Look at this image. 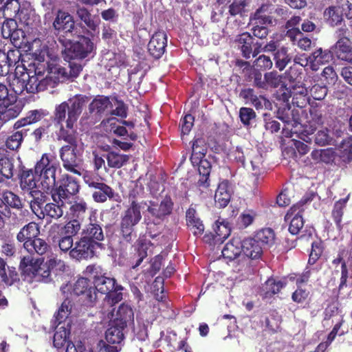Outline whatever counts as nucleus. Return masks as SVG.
Returning a JSON list of instances; mask_svg holds the SVG:
<instances>
[{"label": "nucleus", "instance_id": "f257e3e1", "mask_svg": "<svg viewBox=\"0 0 352 352\" xmlns=\"http://www.w3.org/2000/svg\"><path fill=\"white\" fill-rule=\"evenodd\" d=\"M89 101V98L82 94H76L56 105L54 112V121L60 125L57 139L63 140L69 146L78 147L77 132L74 125Z\"/></svg>", "mask_w": 352, "mask_h": 352}, {"label": "nucleus", "instance_id": "f03ea898", "mask_svg": "<svg viewBox=\"0 0 352 352\" xmlns=\"http://www.w3.org/2000/svg\"><path fill=\"white\" fill-rule=\"evenodd\" d=\"M47 48L43 46L40 51L33 52L38 62L30 64L28 68L23 67L25 72L14 79L12 90L16 96L21 94L24 91L31 94L43 91L52 85V77L45 74L46 63L44 61Z\"/></svg>", "mask_w": 352, "mask_h": 352}, {"label": "nucleus", "instance_id": "7ed1b4c3", "mask_svg": "<svg viewBox=\"0 0 352 352\" xmlns=\"http://www.w3.org/2000/svg\"><path fill=\"white\" fill-rule=\"evenodd\" d=\"M207 151L208 146L204 138H198L194 140L190 160L194 166H198L200 178L197 186L203 188H207L210 186L209 177L212 168L210 162L205 159Z\"/></svg>", "mask_w": 352, "mask_h": 352}, {"label": "nucleus", "instance_id": "20e7f679", "mask_svg": "<svg viewBox=\"0 0 352 352\" xmlns=\"http://www.w3.org/2000/svg\"><path fill=\"white\" fill-rule=\"evenodd\" d=\"M141 209L133 201L132 205H130L121 216L120 232L122 239L126 243H132L137 236L135 226L142 219Z\"/></svg>", "mask_w": 352, "mask_h": 352}, {"label": "nucleus", "instance_id": "39448f33", "mask_svg": "<svg viewBox=\"0 0 352 352\" xmlns=\"http://www.w3.org/2000/svg\"><path fill=\"white\" fill-rule=\"evenodd\" d=\"M58 41L64 46L62 54L65 60L85 59L92 52L94 47L91 40L84 36L76 42L61 37L58 38Z\"/></svg>", "mask_w": 352, "mask_h": 352}, {"label": "nucleus", "instance_id": "423d86ee", "mask_svg": "<svg viewBox=\"0 0 352 352\" xmlns=\"http://www.w3.org/2000/svg\"><path fill=\"white\" fill-rule=\"evenodd\" d=\"M80 184L77 178L65 173L57 181L50 195L53 201H66L78 194Z\"/></svg>", "mask_w": 352, "mask_h": 352}, {"label": "nucleus", "instance_id": "0eeeda50", "mask_svg": "<svg viewBox=\"0 0 352 352\" xmlns=\"http://www.w3.org/2000/svg\"><path fill=\"white\" fill-rule=\"evenodd\" d=\"M94 290L102 294H105L104 300L113 306L122 300L123 287L117 284L113 277L105 275L94 285Z\"/></svg>", "mask_w": 352, "mask_h": 352}, {"label": "nucleus", "instance_id": "6e6552de", "mask_svg": "<svg viewBox=\"0 0 352 352\" xmlns=\"http://www.w3.org/2000/svg\"><path fill=\"white\" fill-rule=\"evenodd\" d=\"M103 249L104 247H101L81 235L74 243V246L69 252V255L71 258L80 262L97 257L98 250Z\"/></svg>", "mask_w": 352, "mask_h": 352}, {"label": "nucleus", "instance_id": "1a4fd4ad", "mask_svg": "<svg viewBox=\"0 0 352 352\" xmlns=\"http://www.w3.org/2000/svg\"><path fill=\"white\" fill-rule=\"evenodd\" d=\"M331 263L335 268V273H338L336 268L340 265V278L338 289L342 290L347 287L350 277L349 270L352 269V248L349 250L341 249L332 259Z\"/></svg>", "mask_w": 352, "mask_h": 352}, {"label": "nucleus", "instance_id": "9d476101", "mask_svg": "<svg viewBox=\"0 0 352 352\" xmlns=\"http://www.w3.org/2000/svg\"><path fill=\"white\" fill-rule=\"evenodd\" d=\"M94 286L88 278L80 277L72 286L71 295L79 297L87 306H92L96 301L97 292Z\"/></svg>", "mask_w": 352, "mask_h": 352}, {"label": "nucleus", "instance_id": "9b49d317", "mask_svg": "<svg viewBox=\"0 0 352 352\" xmlns=\"http://www.w3.org/2000/svg\"><path fill=\"white\" fill-rule=\"evenodd\" d=\"M102 226V223L98 219L97 212L91 211L89 216V222L82 229L81 235L101 247H104L102 241L105 235Z\"/></svg>", "mask_w": 352, "mask_h": 352}, {"label": "nucleus", "instance_id": "f8f14e48", "mask_svg": "<svg viewBox=\"0 0 352 352\" xmlns=\"http://www.w3.org/2000/svg\"><path fill=\"white\" fill-rule=\"evenodd\" d=\"M77 148L64 145L59 150V155L65 170L80 176L82 175L81 160L77 157Z\"/></svg>", "mask_w": 352, "mask_h": 352}, {"label": "nucleus", "instance_id": "ddd939ff", "mask_svg": "<svg viewBox=\"0 0 352 352\" xmlns=\"http://www.w3.org/2000/svg\"><path fill=\"white\" fill-rule=\"evenodd\" d=\"M54 34L60 35L59 37L65 38V35L72 33L75 28V22L73 16L67 12L58 9L56 13L52 23Z\"/></svg>", "mask_w": 352, "mask_h": 352}, {"label": "nucleus", "instance_id": "4468645a", "mask_svg": "<svg viewBox=\"0 0 352 352\" xmlns=\"http://www.w3.org/2000/svg\"><path fill=\"white\" fill-rule=\"evenodd\" d=\"M174 202L170 195H166L160 204L153 201L147 204V211L155 219L164 221L166 217L171 214L173 210Z\"/></svg>", "mask_w": 352, "mask_h": 352}, {"label": "nucleus", "instance_id": "2eb2a0df", "mask_svg": "<svg viewBox=\"0 0 352 352\" xmlns=\"http://www.w3.org/2000/svg\"><path fill=\"white\" fill-rule=\"evenodd\" d=\"M305 203L306 200H301L299 204L294 205L285 217V221H290L289 232L293 235L298 234L304 226L303 209L301 207Z\"/></svg>", "mask_w": 352, "mask_h": 352}, {"label": "nucleus", "instance_id": "dca6fc26", "mask_svg": "<svg viewBox=\"0 0 352 352\" xmlns=\"http://www.w3.org/2000/svg\"><path fill=\"white\" fill-rule=\"evenodd\" d=\"M40 259L34 258L32 256H23L21 258L19 270L21 276L24 281L32 283L36 278V273L39 272Z\"/></svg>", "mask_w": 352, "mask_h": 352}, {"label": "nucleus", "instance_id": "f3484780", "mask_svg": "<svg viewBox=\"0 0 352 352\" xmlns=\"http://www.w3.org/2000/svg\"><path fill=\"white\" fill-rule=\"evenodd\" d=\"M167 35L163 30L156 31L147 45L148 52L154 59H160L166 52Z\"/></svg>", "mask_w": 352, "mask_h": 352}, {"label": "nucleus", "instance_id": "a211bd4d", "mask_svg": "<svg viewBox=\"0 0 352 352\" xmlns=\"http://www.w3.org/2000/svg\"><path fill=\"white\" fill-rule=\"evenodd\" d=\"M152 245V243L144 236H140L138 238L133 245L135 252L131 257L132 269L139 267L144 259L148 256V250Z\"/></svg>", "mask_w": 352, "mask_h": 352}, {"label": "nucleus", "instance_id": "6ab92c4d", "mask_svg": "<svg viewBox=\"0 0 352 352\" xmlns=\"http://www.w3.org/2000/svg\"><path fill=\"white\" fill-rule=\"evenodd\" d=\"M332 50L338 59L352 63V43L349 38H338Z\"/></svg>", "mask_w": 352, "mask_h": 352}, {"label": "nucleus", "instance_id": "aec40b11", "mask_svg": "<svg viewBox=\"0 0 352 352\" xmlns=\"http://www.w3.org/2000/svg\"><path fill=\"white\" fill-rule=\"evenodd\" d=\"M232 188L228 180L224 179L221 182L214 194V201L217 207L225 208L230 201L232 195Z\"/></svg>", "mask_w": 352, "mask_h": 352}, {"label": "nucleus", "instance_id": "412c9836", "mask_svg": "<svg viewBox=\"0 0 352 352\" xmlns=\"http://www.w3.org/2000/svg\"><path fill=\"white\" fill-rule=\"evenodd\" d=\"M81 222L77 219H70L65 224L54 223L50 228V233L52 235L55 232H60L67 236L74 237L81 230Z\"/></svg>", "mask_w": 352, "mask_h": 352}, {"label": "nucleus", "instance_id": "4be33fe9", "mask_svg": "<svg viewBox=\"0 0 352 352\" xmlns=\"http://www.w3.org/2000/svg\"><path fill=\"white\" fill-rule=\"evenodd\" d=\"M116 195L118 196L110 186L102 181L96 186L92 192V198L96 203H104L107 199L116 200Z\"/></svg>", "mask_w": 352, "mask_h": 352}, {"label": "nucleus", "instance_id": "5701e85b", "mask_svg": "<svg viewBox=\"0 0 352 352\" xmlns=\"http://www.w3.org/2000/svg\"><path fill=\"white\" fill-rule=\"evenodd\" d=\"M243 242L239 237H233L223 247L221 253L228 261L237 258L243 252Z\"/></svg>", "mask_w": 352, "mask_h": 352}, {"label": "nucleus", "instance_id": "b1692460", "mask_svg": "<svg viewBox=\"0 0 352 352\" xmlns=\"http://www.w3.org/2000/svg\"><path fill=\"white\" fill-rule=\"evenodd\" d=\"M14 158L9 153L0 157V183L13 177L15 172Z\"/></svg>", "mask_w": 352, "mask_h": 352}, {"label": "nucleus", "instance_id": "393cba45", "mask_svg": "<svg viewBox=\"0 0 352 352\" xmlns=\"http://www.w3.org/2000/svg\"><path fill=\"white\" fill-rule=\"evenodd\" d=\"M59 163L56 157L51 153H43L36 163L34 170L35 174H42L43 171L57 170Z\"/></svg>", "mask_w": 352, "mask_h": 352}, {"label": "nucleus", "instance_id": "a878e982", "mask_svg": "<svg viewBox=\"0 0 352 352\" xmlns=\"http://www.w3.org/2000/svg\"><path fill=\"white\" fill-rule=\"evenodd\" d=\"M39 234L40 227L38 224L34 221H31L21 228L16 234V240L23 243V245L26 243V241L30 242L32 239L38 236Z\"/></svg>", "mask_w": 352, "mask_h": 352}, {"label": "nucleus", "instance_id": "bb28decb", "mask_svg": "<svg viewBox=\"0 0 352 352\" xmlns=\"http://www.w3.org/2000/svg\"><path fill=\"white\" fill-rule=\"evenodd\" d=\"M243 252L252 259L259 258L263 254V247L254 238H247L243 241Z\"/></svg>", "mask_w": 352, "mask_h": 352}, {"label": "nucleus", "instance_id": "cd10ccee", "mask_svg": "<svg viewBox=\"0 0 352 352\" xmlns=\"http://www.w3.org/2000/svg\"><path fill=\"white\" fill-rule=\"evenodd\" d=\"M186 220L188 228L195 236H200L204 232V226L202 221L197 215L193 208H189L186 212Z\"/></svg>", "mask_w": 352, "mask_h": 352}, {"label": "nucleus", "instance_id": "c85d7f7f", "mask_svg": "<svg viewBox=\"0 0 352 352\" xmlns=\"http://www.w3.org/2000/svg\"><path fill=\"white\" fill-rule=\"evenodd\" d=\"M111 107L112 103L109 96L98 95L89 104V110L90 113L102 116Z\"/></svg>", "mask_w": 352, "mask_h": 352}, {"label": "nucleus", "instance_id": "c756f323", "mask_svg": "<svg viewBox=\"0 0 352 352\" xmlns=\"http://www.w3.org/2000/svg\"><path fill=\"white\" fill-rule=\"evenodd\" d=\"M254 41V38L247 32L239 34L236 38L235 42L238 44L243 57L246 59L251 57Z\"/></svg>", "mask_w": 352, "mask_h": 352}, {"label": "nucleus", "instance_id": "7c9ffc66", "mask_svg": "<svg viewBox=\"0 0 352 352\" xmlns=\"http://www.w3.org/2000/svg\"><path fill=\"white\" fill-rule=\"evenodd\" d=\"M37 176L32 169H26L23 167L19 175L20 186L23 190L34 191L37 186Z\"/></svg>", "mask_w": 352, "mask_h": 352}, {"label": "nucleus", "instance_id": "2f4dec72", "mask_svg": "<svg viewBox=\"0 0 352 352\" xmlns=\"http://www.w3.org/2000/svg\"><path fill=\"white\" fill-rule=\"evenodd\" d=\"M88 204L83 199H78V200H75L69 206V218L82 221L86 216Z\"/></svg>", "mask_w": 352, "mask_h": 352}, {"label": "nucleus", "instance_id": "473e14b6", "mask_svg": "<svg viewBox=\"0 0 352 352\" xmlns=\"http://www.w3.org/2000/svg\"><path fill=\"white\" fill-rule=\"evenodd\" d=\"M32 193L33 199L30 201V208L38 219H43V210L47 196L40 190H34Z\"/></svg>", "mask_w": 352, "mask_h": 352}, {"label": "nucleus", "instance_id": "72a5a7b5", "mask_svg": "<svg viewBox=\"0 0 352 352\" xmlns=\"http://www.w3.org/2000/svg\"><path fill=\"white\" fill-rule=\"evenodd\" d=\"M349 195L336 201L331 210V217L336 223L337 229L339 230H341L343 227L342 224V217L344 216V209L349 201Z\"/></svg>", "mask_w": 352, "mask_h": 352}, {"label": "nucleus", "instance_id": "f704fd0d", "mask_svg": "<svg viewBox=\"0 0 352 352\" xmlns=\"http://www.w3.org/2000/svg\"><path fill=\"white\" fill-rule=\"evenodd\" d=\"M23 246L30 254H37L41 256L45 254L50 249V245L45 240L38 236L30 242L26 241Z\"/></svg>", "mask_w": 352, "mask_h": 352}, {"label": "nucleus", "instance_id": "c9c22d12", "mask_svg": "<svg viewBox=\"0 0 352 352\" xmlns=\"http://www.w3.org/2000/svg\"><path fill=\"white\" fill-rule=\"evenodd\" d=\"M324 17L329 25H339L343 21V9L338 6H329L324 10Z\"/></svg>", "mask_w": 352, "mask_h": 352}, {"label": "nucleus", "instance_id": "e433bc0d", "mask_svg": "<svg viewBox=\"0 0 352 352\" xmlns=\"http://www.w3.org/2000/svg\"><path fill=\"white\" fill-rule=\"evenodd\" d=\"M133 309L129 306L122 304L116 312V318L111 322L126 328L127 323L133 320Z\"/></svg>", "mask_w": 352, "mask_h": 352}, {"label": "nucleus", "instance_id": "4c0bfd02", "mask_svg": "<svg viewBox=\"0 0 352 352\" xmlns=\"http://www.w3.org/2000/svg\"><path fill=\"white\" fill-rule=\"evenodd\" d=\"M65 201L47 203L43 210V219L47 217L52 219L58 220L63 215V206Z\"/></svg>", "mask_w": 352, "mask_h": 352}, {"label": "nucleus", "instance_id": "58836bf2", "mask_svg": "<svg viewBox=\"0 0 352 352\" xmlns=\"http://www.w3.org/2000/svg\"><path fill=\"white\" fill-rule=\"evenodd\" d=\"M56 170L43 171L42 174H36L39 177V181L42 189L46 193H51L57 183Z\"/></svg>", "mask_w": 352, "mask_h": 352}, {"label": "nucleus", "instance_id": "ea45409f", "mask_svg": "<svg viewBox=\"0 0 352 352\" xmlns=\"http://www.w3.org/2000/svg\"><path fill=\"white\" fill-rule=\"evenodd\" d=\"M124 329L125 328L111 322L109 328L105 332V338L107 341L111 344H120L124 338V335L123 333Z\"/></svg>", "mask_w": 352, "mask_h": 352}, {"label": "nucleus", "instance_id": "a19ab883", "mask_svg": "<svg viewBox=\"0 0 352 352\" xmlns=\"http://www.w3.org/2000/svg\"><path fill=\"white\" fill-rule=\"evenodd\" d=\"M333 58V52L330 50H322V48L316 49L308 57L307 60L314 66L329 63Z\"/></svg>", "mask_w": 352, "mask_h": 352}, {"label": "nucleus", "instance_id": "79ce46f5", "mask_svg": "<svg viewBox=\"0 0 352 352\" xmlns=\"http://www.w3.org/2000/svg\"><path fill=\"white\" fill-rule=\"evenodd\" d=\"M28 129H22L12 133L6 140V146L11 151H17L21 146Z\"/></svg>", "mask_w": 352, "mask_h": 352}, {"label": "nucleus", "instance_id": "37998d69", "mask_svg": "<svg viewBox=\"0 0 352 352\" xmlns=\"http://www.w3.org/2000/svg\"><path fill=\"white\" fill-rule=\"evenodd\" d=\"M107 164L110 168H120L129 160V156L118 152L110 151L106 155Z\"/></svg>", "mask_w": 352, "mask_h": 352}, {"label": "nucleus", "instance_id": "c03bdc74", "mask_svg": "<svg viewBox=\"0 0 352 352\" xmlns=\"http://www.w3.org/2000/svg\"><path fill=\"white\" fill-rule=\"evenodd\" d=\"M1 197L9 210L12 208L20 210L23 207V204L19 196L11 190H6L3 191L1 194Z\"/></svg>", "mask_w": 352, "mask_h": 352}, {"label": "nucleus", "instance_id": "a18cd8bd", "mask_svg": "<svg viewBox=\"0 0 352 352\" xmlns=\"http://www.w3.org/2000/svg\"><path fill=\"white\" fill-rule=\"evenodd\" d=\"M58 236L50 234L52 236L53 243H57L60 250L63 252H71V250L74 246V239L71 236H67L64 234L57 232Z\"/></svg>", "mask_w": 352, "mask_h": 352}, {"label": "nucleus", "instance_id": "49530a36", "mask_svg": "<svg viewBox=\"0 0 352 352\" xmlns=\"http://www.w3.org/2000/svg\"><path fill=\"white\" fill-rule=\"evenodd\" d=\"M275 66L280 71H283L291 62L292 58L288 54V50L285 47H281L274 53Z\"/></svg>", "mask_w": 352, "mask_h": 352}, {"label": "nucleus", "instance_id": "de8ad7c7", "mask_svg": "<svg viewBox=\"0 0 352 352\" xmlns=\"http://www.w3.org/2000/svg\"><path fill=\"white\" fill-rule=\"evenodd\" d=\"M84 274L93 279L94 285L100 280L104 276L107 275L106 270L103 269L102 266L94 263L87 266Z\"/></svg>", "mask_w": 352, "mask_h": 352}, {"label": "nucleus", "instance_id": "09e8293b", "mask_svg": "<svg viewBox=\"0 0 352 352\" xmlns=\"http://www.w3.org/2000/svg\"><path fill=\"white\" fill-rule=\"evenodd\" d=\"M254 237L262 246L264 245H272L274 243L275 233L272 228H265L257 231Z\"/></svg>", "mask_w": 352, "mask_h": 352}, {"label": "nucleus", "instance_id": "8fccbe9b", "mask_svg": "<svg viewBox=\"0 0 352 352\" xmlns=\"http://www.w3.org/2000/svg\"><path fill=\"white\" fill-rule=\"evenodd\" d=\"M213 230L214 232V239L219 243L223 242L231 233V229L228 226V223L219 222V221H217L213 225Z\"/></svg>", "mask_w": 352, "mask_h": 352}, {"label": "nucleus", "instance_id": "3c124183", "mask_svg": "<svg viewBox=\"0 0 352 352\" xmlns=\"http://www.w3.org/2000/svg\"><path fill=\"white\" fill-rule=\"evenodd\" d=\"M283 284L280 280L276 281L273 278H268L262 287L265 297H270L280 292Z\"/></svg>", "mask_w": 352, "mask_h": 352}, {"label": "nucleus", "instance_id": "603ef678", "mask_svg": "<svg viewBox=\"0 0 352 352\" xmlns=\"http://www.w3.org/2000/svg\"><path fill=\"white\" fill-rule=\"evenodd\" d=\"M17 96L15 94L10 93L7 86L0 83V107H8L13 103H15Z\"/></svg>", "mask_w": 352, "mask_h": 352}, {"label": "nucleus", "instance_id": "864d4df0", "mask_svg": "<svg viewBox=\"0 0 352 352\" xmlns=\"http://www.w3.org/2000/svg\"><path fill=\"white\" fill-rule=\"evenodd\" d=\"M70 334L69 329L65 327H58L53 337V344L56 349L62 348L66 343Z\"/></svg>", "mask_w": 352, "mask_h": 352}, {"label": "nucleus", "instance_id": "5fc2aeb1", "mask_svg": "<svg viewBox=\"0 0 352 352\" xmlns=\"http://www.w3.org/2000/svg\"><path fill=\"white\" fill-rule=\"evenodd\" d=\"M258 216L257 212L252 209H246L241 213L238 218V224L241 228H246L252 225Z\"/></svg>", "mask_w": 352, "mask_h": 352}, {"label": "nucleus", "instance_id": "6e6d98bb", "mask_svg": "<svg viewBox=\"0 0 352 352\" xmlns=\"http://www.w3.org/2000/svg\"><path fill=\"white\" fill-rule=\"evenodd\" d=\"M323 251L324 245L321 241L312 242L307 264L309 265H314L322 256Z\"/></svg>", "mask_w": 352, "mask_h": 352}, {"label": "nucleus", "instance_id": "4d7b16f0", "mask_svg": "<svg viewBox=\"0 0 352 352\" xmlns=\"http://www.w3.org/2000/svg\"><path fill=\"white\" fill-rule=\"evenodd\" d=\"M57 260L55 258H50L47 263L48 265H43L41 266V264H39V272L36 273V278H35L36 282H41V281H46V280L50 277V269L54 268L56 263Z\"/></svg>", "mask_w": 352, "mask_h": 352}, {"label": "nucleus", "instance_id": "13d9d810", "mask_svg": "<svg viewBox=\"0 0 352 352\" xmlns=\"http://www.w3.org/2000/svg\"><path fill=\"white\" fill-rule=\"evenodd\" d=\"M77 16L91 30H96L98 25L92 19L91 14L85 8H79L76 11Z\"/></svg>", "mask_w": 352, "mask_h": 352}, {"label": "nucleus", "instance_id": "bf43d9fd", "mask_svg": "<svg viewBox=\"0 0 352 352\" xmlns=\"http://www.w3.org/2000/svg\"><path fill=\"white\" fill-rule=\"evenodd\" d=\"M82 175L83 181L89 188L94 189L96 186L103 180V178L96 175L91 171L84 170L81 168Z\"/></svg>", "mask_w": 352, "mask_h": 352}, {"label": "nucleus", "instance_id": "052dcab7", "mask_svg": "<svg viewBox=\"0 0 352 352\" xmlns=\"http://www.w3.org/2000/svg\"><path fill=\"white\" fill-rule=\"evenodd\" d=\"M24 37V32L21 29L18 28L13 31L9 30V33L6 34L5 36V38H10L11 43L14 47L19 48L21 47Z\"/></svg>", "mask_w": 352, "mask_h": 352}, {"label": "nucleus", "instance_id": "680f3d73", "mask_svg": "<svg viewBox=\"0 0 352 352\" xmlns=\"http://www.w3.org/2000/svg\"><path fill=\"white\" fill-rule=\"evenodd\" d=\"M331 141L332 138L329 134V130L327 128L318 131L315 135L314 142L318 146H324L331 144Z\"/></svg>", "mask_w": 352, "mask_h": 352}, {"label": "nucleus", "instance_id": "e2e57ef3", "mask_svg": "<svg viewBox=\"0 0 352 352\" xmlns=\"http://www.w3.org/2000/svg\"><path fill=\"white\" fill-rule=\"evenodd\" d=\"M256 116V113L252 108L241 107L239 109V118L244 126H250L251 120L255 119Z\"/></svg>", "mask_w": 352, "mask_h": 352}, {"label": "nucleus", "instance_id": "0e129e2a", "mask_svg": "<svg viewBox=\"0 0 352 352\" xmlns=\"http://www.w3.org/2000/svg\"><path fill=\"white\" fill-rule=\"evenodd\" d=\"M288 80L294 83L298 84L301 82L302 76V69L297 64L290 67L286 73Z\"/></svg>", "mask_w": 352, "mask_h": 352}, {"label": "nucleus", "instance_id": "69168bd1", "mask_svg": "<svg viewBox=\"0 0 352 352\" xmlns=\"http://www.w3.org/2000/svg\"><path fill=\"white\" fill-rule=\"evenodd\" d=\"M20 8L19 0H9L0 11H2L5 15L14 17L19 13Z\"/></svg>", "mask_w": 352, "mask_h": 352}, {"label": "nucleus", "instance_id": "338daca9", "mask_svg": "<svg viewBox=\"0 0 352 352\" xmlns=\"http://www.w3.org/2000/svg\"><path fill=\"white\" fill-rule=\"evenodd\" d=\"M266 81V88L267 86L277 88L282 83V76L278 74L276 71H272L265 74Z\"/></svg>", "mask_w": 352, "mask_h": 352}, {"label": "nucleus", "instance_id": "774afa93", "mask_svg": "<svg viewBox=\"0 0 352 352\" xmlns=\"http://www.w3.org/2000/svg\"><path fill=\"white\" fill-rule=\"evenodd\" d=\"M310 120L309 122L311 126H321L324 124V118L322 111L317 107H311L309 109Z\"/></svg>", "mask_w": 352, "mask_h": 352}]
</instances>
